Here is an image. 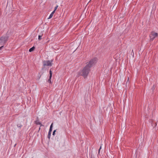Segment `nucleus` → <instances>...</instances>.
I'll use <instances>...</instances> for the list:
<instances>
[{
  "mask_svg": "<svg viewBox=\"0 0 158 158\" xmlns=\"http://www.w3.org/2000/svg\"><path fill=\"white\" fill-rule=\"evenodd\" d=\"M40 128H39V130H40Z\"/></svg>",
  "mask_w": 158,
  "mask_h": 158,
  "instance_id": "16",
  "label": "nucleus"
},
{
  "mask_svg": "<svg viewBox=\"0 0 158 158\" xmlns=\"http://www.w3.org/2000/svg\"><path fill=\"white\" fill-rule=\"evenodd\" d=\"M51 131H49V132H48V137L49 138H50V136L51 134Z\"/></svg>",
  "mask_w": 158,
  "mask_h": 158,
  "instance_id": "10",
  "label": "nucleus"
},
{
  "mask_svg": "<svg viewBox=\"0 0 158 158\" xmlns=\"http://www.w3.org/2000/svg\"><path fill=\"white\" fill-rule=\"evenodd\" d=\"M49 73H50V76H49V80L48 81V83H52V82L51 80V79L52 77V71L51 70L49 71Z\"/></svg>",
  "mask_w": 158,
  "mask_h": 158,
  "instance_id": "5",
  "label": "nucleus"
},
{
  "mask_svg": "<svg viewBox=\"0 0 158 158\" xmlns=\"http://www.w3.org/2000/svg\"><path fill=\"white\" fill-rule=\"evenodd\" d=\"M97 61V58H94L87 63L86 66L78 73V76H81L84 78L86 77L90 71V68Z\"/></svg>",
  "mask_w": 158,
  "mask_h": 158,
  "instance_id": "1",
  "label": "nucleus"
},
{
  "mask_svg": "<svg viewBox=\"0 0 158 158\" xmlns=\"http://www.w3.org/2000/svg\"><path fill=\"white\" fill-rule=\"evenodd\" d=\"M8 40V38L6 36H2L0 38V45H3Z\"/></svg>",
  "mask_w": 158,
  "mask_h": 158,
  "instance_id": "3",
  "label": "nucleus"
},
{
  "mask_svg": "<svg viewBox=\"0 0 158 158\" xmlns=\"http://www.w3.org/2000/svg\"><path fill=\"white\" fill-rule=\"evenodd\" d=\"M158 36V34L154 31H152L151 32L149 37L150 40H153L156 37Z\"/></svg>",
  "mask_w": 158,
  "mask_h": 158,
  "instance_id": "2",
  "label": "nucleus"
},
{
  "mask_svg": "<svg viewBox=\"0 0 158 158\" xmlns=\"http://www.w3.org/2000/svg\"><path fill=\"white\" fill-rule=\"evenodd\" d=\"M101 147H101V146H100V148H99V150H98V152H100V149H101Z\"/></svg>",
  "mask_w": 158,
  "mask_h": 158,
  "instance_id": "15",
  "label": "nucleus"
},
{
  "mask_svg": "<svg viewBox=\"0 0 158 158\" xmlns=\"http://www.w3.org/2000/svg\"><path fill=\"white\" fill-rule=\"evenodd\" d=\"M56 131V130H55L54 131H53V134H52L53 135H55V133Z\"/></svg>",
  "mask_w": 158,
  "mask_h": 158,
  "instance_id": "13",
  "label": "nucleus"
},
{
  "mask_svg": "<svg viewBox=\"0 0 158 158\" xmlns=\"http://www.w3.org/2000/svg\"><path fill=\"white\" fill-rule=\"evenodd\" d=\"M35 123L37 125H40V126H43V125L41 124V123L39 122L38 121H36L35 122Z\"/></svg>",
  "mask_w": 158,
  "mask_h": 158,
  "instance_id": "7",
  "label": "nucleus"
},
{
  "mask_svg": "<svg viewBox=\"0 0 158 158\" xmlns=\"http://www.w3.org/2000/svg\"><path fill=\"white\" fill-rule=\"evenodd\" d=\"M3 47V46H2L1 47H0V50L2 49Z\"/></svg>",
  "mask_w": 158,
  "mask_h": 158,
  "instance_id": "14",
  "label": "nucleus"
},
{
  "mask_svg": "<svg viewBox=\"0 0 158 158\" xmlns=\"http://www.w3.org/2000/svg\"><path fill=\"white\" fill-rule=\"evenodd\" d=\"M58 5L56 6L55 7V9H54V11L55 12L56 10V9H57L58 7Z\"/></svg>",
  "mask_w": 158,
  "mask_h": 158,
  "instance_id": "11",
  "label": "nucleus"
},
{
  "mask_svg": "<svg viewBox=\"0 0 158 158\" xmlns=\"http://www.w3.org/2000/svg\"><path fill=\"white\" fill-rule=\"evenodd\" d=\"M35 48L34 47H33L31 48H30L29 50V51L30 52H31L33 51L35 49Z\"/></svg>",
  "mask_w": 158,
  "mask_h": 158,
  "instance_id": "8",
  "label": "nucleus"
},
{
  "mask_svg": "<svg viewBox=\"0 0 158 158\" xmlns=\"http://www.w3.org/2000/svg\"><path fill=\"white\" fill-rule=\"evenodd\" d=\"M41 37L42 36L41 35H39L38 36V40H40L41 39Z\"/></svg>",
  "mask_w": 158,
  "mask_h": 158,
  "instance_id": "12",
  "label": "nucleus"
},
{
  "mask_svg": "<svg viewBox=\"0 0 158 158\" xmlns=\"http://www.w3.org/2000/svg\"><path fill=\"white\" fill-rule=\"evenodd\" d=\"M91 0H90V1H91Z\"/></svg>",
  "mask_w": 158,
  "mask_h": 158,
  "instance_id": "17",
  "label": "nucleus"
},
{
  "mask_svg": "<svg viewBox=\"0 0 158 158\" xmlns=\"http://www.w3.org/2000/svg\"><path fill=\"white\" fill-rule=\"evenodd\" d=\"M55 12L54 11H53L52 13H51V14L49 16V17L48 18V19H50L53 16V15L55 13Z\"/></svg>",
  "mask_w": 158,
  "mask_h": 158,
  "instance_id": "6",
  "label": "nucleus"
},
{
  "mask_svg": "<svg viewBox=\"0 0 158 158\" xmlns=\"http://www.w3.org/2000/svg\"><path fill=\"white\" fill-rule=\"evenodd\" d=\"M53 124V123H52L51 125L50 126V129H49V131H52V130Z\"/></svg>",
  "mask_w": 158,
  "mask_h": 158,
  "instance_id": "9",
  "label": "nucleus"
},
{
  "mask_svg": "<svg viewBox=\"0 0 158 158\" xmlns=\"http://www.w3.org/2000/svg\"><path fill=\"white\" fill-rule=\"evenodd\" d=\"M52 61L44 60L43 62V64L44 66H51L52 65Z\"/></svg>",
  "mask_w": 158,
  "mask_h": 158,
  "instance_id": "4",
  "label": "nucleus"
}]
</instances>
